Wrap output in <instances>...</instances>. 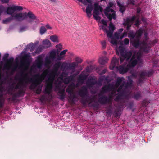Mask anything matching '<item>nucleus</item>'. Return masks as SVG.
I'll return each mask as SVG.
<instances>
[{
  "mask_svg": "<svg viewBox=\"0 0 159 159\" xmlns=\"http://www.w3.org/2000/svg\"><path fill=\"white\" fill-rule=\"evenodd\" d=\"M4 103V100L2 98L0 99V108H2L3 107Z\"/></svg>",
  "mask_w": 159,
  "mask_h": 159,
  "instance_id": "de8ad7c7",
  "label": "nucleus"
},
{
  "mask_svg": "<svg viewBox=\"0 0 159 159\" xmlns=\"http://www.w3.org/2000/svg\"><path fill=\"white\" fill-rule=\"evenodd\" d=\"M119 61V59H117L116 57H113L111 61L110 66V69L112 70L114 68H117Z\"/></svg>",
  "mask_w": 159,
  "mask_h": 159,
  "instance_id": "6ab92c4d",
  "label": "nucleus"
},
{
  "mask_svg": "<svg viewBox=\"0 0 159 159\" xmlns=\"http://www.w3.org/2000/svg\"><path fill=\"white\" fill-rule=\"evenodd\" d=\"M73 78V77L72 76H70L67 78L64 79L63 80V81L65 84H67L72 80Z\"/></svg>",
  "mask_w": 159,
  "mask_h": 159,
  "instance_id": "c756f323",
  "label": "nucleus"
},
{
  "mask_svg": "<svg viewBox=\"0 0 159 159\" xmlns=\"http://www.w3.org/2000/svg\"><path fill=\"white\" fill-rule=\"evenodd\" d=\"M123 79V77L120 78V77H118L116 80V82L119 83L121 84Z\"/></svg>",
  "mask_w": 159,
  "mask_h": 159,
  "instance_id": "5fc2aeb1",
  "label": "nucleus"
},
{
  "mask_svg": "<svg viewBox=\"0 0 159 159\" xmlns=\"http://www.w3.org/2000/svg\"><path fill=\"white\" fill-rule=\"evenodd\" d=\"M46 76L42 73L40 75L39 73L37 74L34 76V77L37 78L40 83H42Z\"/></svg>",
  "mask_w": 159,
  "mask_h": 159,
  "instance_id": "a878e982",
  "label": "nucleus"
},
{
  "mask_svg": "<svg viewBox=\"0 0 159 159\" xmlns=\"http://www.w3.org/2000/svg\"><path fill=\"white\" fill-rule=\"evenodd\" d=\"M110 43L116 47H118L119 44H120L118 48L116 47V54L119 55L120 53L121 56L123 55L125 52V48L123 46V42L122 40H110Z\"/></svg>",
  "mask_w": 159,
  "mask_h": 159,
  "instance_id": "1a4fd4ad",
  "label": "nucleus"
},
{
  "mask_svg": "<svg viewBox=\"0 0 159 159\" xmlns=\"http://www.w3.org/2000/svg\"><path fill=\"white\" fill-rule=\"evenodd\" d=\"M113 5L114 3L113 2H109L107 6L103 10L105 15L110 21H111L112 18L114 19L116 18L115 12L112 9Z\"/></svg>",
  "mask_w": 159,
  "mask_h": 159,
  "instance_id": "423d86ee",
  "label": "nucleus"
},
{
  "mask_svg": "<svg viewBox=\"0 0 159 159\" xmlns=\"http://www.w3.org/2000/svg\"><path fill=\"white\" fill-rule=\"evenodd\" d=\"M108 60V59L107 57H102L99 59V62L102 65H104L107 62Z\"/></svg>",
  "mask_w": 159,
  "mask_h": 159,
  "instance_id": "c85d7f7f",
  "label": "nucleus"
},
{
  "mask_svg": "<svg viewBox=\"0 0 159 159\" xmlns=\"http://www.w3.org/2000/svg\"><path fill=\"white\" fill-rule=\"evenodd\" d=\"M78 93L79 95L82 98L80 99V102L83 105H85L87 103L90 104L93 102V98L89 97L86 98H84L87 95V89L86 87H82L79 91Z\"/></svg>",
  "mask_w": 159,
  "mask_h": 159,
  "instance_id": "20e7f679",
  "label": "nucleus"
},
{
  "mask_svg": "<svg viewBox=\"0 0 159 159\" xmlns=\"http://www.w3.org/2000/svg\"><path fill=\"white\" fill-rule=\"evenodd\" d=\"M111 89V88L110 85H105L103 86L102 88V90L101 91V93L99 94V96H100L101 94H103L105 93H107L108 92L110 91Z\"/></svg>",
  "mask_w": 159,
  "mask_h": 159,
  "instance_id": "b1692460",
  "label": "nucleus"
},
{
  "mask_svg": "<svg viewBox=\"0 0 159 159\" xmlns=\"http://www.w3.org/2000/svg\"><path fill=\"white\" fill-rule=\"evenodd\" d=\"M19 97L23 96L24 95L25 92L23 90V89H21L19 90L17 92Z\"/></svg>",
  "mask_w": 159,
  "mask_h": 159,
  "instance_id": "ea45409f",
  "label": "nucleus"
},
{
  "mask_svg": "<svg viewBox=\"0 0 159 159\" xmlns=\"http://www.w3.org/2000/svg\"><path fill=\"white\" fill-rule=\"evenodd\" d=\"M76 61L79 63H80L82 62V60L79 57H76L75 59Z\"/></svg>",
  "mask_w": 159,
  "mask_h": 159,
  "instance_id": "4d7b16f0",
  "label": "nucleus"
},
{
  "mask_svg": "<svg viewBox=\"0 0 159 159\" xmlns=\"http://www.w3.org/2000/svg\"><path fill=\"white\" fill-rule=\"evenodd\" d=\"M79 1L82 2L84 5H87V1L86 0H78Z\"/></svg>",
  "mask_w": 159,
  "mask_h": 159,
  "instance_id": "680f3d73",
  "label": "nucleus"
},
{
  "mask_svg": "<svg viewBox=\"0 0 159 159\" xmlns=\"http://www.w3.org/2000/svg\"><path fill=\"white\" fill-rule=\"evenodd\" d=\"M40 100L41 101H46L47 100V98L45 96L42 95L41 96Z\"/></svg>",
  "mask_w": 159,
  "mask_h": 159,
  "instance_id": "13d9d810",
  "label": "nucleus"
},
{
  "mask_svg": "<svg viewBox=\"0 0 159 159\" xmlns=\"http://www.w3.org/2000/svg\"><path fill=\"white\" fill-rule=\"evenodd\" d=\"M21 76L22 77L19 79L20 82L22 83L25 81L26 80H27L29 82L32 83L29 87V88L31 90L35 89L39 85H40L41 84L39 80L34 77L33 78H31L30 79L28 78V74L27 73L24 74L23 72H22L21 74Z\"/></svg>",
  "mask_w": 159,
  "mask_h": 159,
  "instance_id": "7ed1b4c3",
  "label": "nucleus"
},
{
  "mask_svg": "<svg viewBox=\"0 0 159 159\" xmlns=\"http://www.w3.org/2000/svg\"><path fill=\"white\" fill-rule=\"evenodd\" d=\"M132 83L131 82H128L125 85V88H127L128 87H130L132 85Z\"/></svg>",
  "mask_w": 159,
  "mask_h": 159,
  "instance_id": "3c124183",
  "label": "nucleus"
},
{
  "mask_svg": "<svg viewBox=\"0 0 159 159\" xmlns=\"http://www.w3.org/2000/svg\"><path fill=\"white\" fill-rule=\"evenodd\" d=\"M122 96V95H120V93H119L118 95L116 97L115 100H119L121 99L120 97Z\"/></svg>",
  "mask_w": 159,
  "mask_h": 159,
  "instance_id": "e2e57ef3",
  "label": "nucleus"
},
{
  "mask_svg": "<svg viewBox=\"0 0 159 159\" xmlns=\"http://www.w3.org/2000/svg\"><path fill=\"white\" fill-rule=\"evenodd\" d=\"M145 73L146 74V76L150 77L152 75L153 72L152 70H150L148 72L145 71Z\"/></svg>",
  "mask_w": 159,
  "mask_h": 159,
  "instance_id": "c03bdc74",
  "label": "nucleus"
},
{
  "mask_svg": "<svg viewBox=\"0 0 159 159\" xmlns=\"http://www.w3.org/2000/svg\"><path fill=\"white\" fill-rule=\"evenodd\" d=\"M67 51V50L65 49L64 50L62 51H61L60 54V56H62L63 55H65L66 52Z\"/></svg>",
  "mask_w": 159,
  "mask_h": 159,
  "instance_id": "bf43d9fd",
  "label": "nucleus"
},
{
  "mask_svg": "<svg viewBox=\"0 0 159 159\" xmlns=\"http://www.w3.org/2000/svg\"><path fill=\"white\" fill-rule=\"evenodd\" d=\"M76 66V64L75 62H72L71 63H68V69L74 70Z\"/></svg>",
  "mask_w": 159,
  "mask_h": 159,
  "instance_id": "72a5a7b5",
  "label": "nucleus"
},
{
  "mask_svg": "<svg viewBox=\"0 0 159 159\" xmlns=\"http://www.w3.org/2000/svg\"><path fill=\"white\" fill-rule=\"evenodd\" d=\"M126 89L125 88L123 89L119 93L120 94V95H122V96H125V95L127 93V92L126 91Z\"/></svg>",
  "mask_w": 159,
  "mask_h": 159,
  "instance_id": "79ce46f5",
  "label": "nucleus"
},
{
  "mask_svg": "<svg viewBox=\"0 0 159 159\" xmlns=\"http://www.w3.org/2000/svg\"><path fill=\"white\" fill-rule=\"evenodd\" d=\"M132 54V52L131 51L125 52L123 55L120 57L121 63L123 62L125 59H126L127 61L129 60L131 57Z\"/></svg>",
  "mask_w": 159,
  "mask_h": 159,
  "instance_id": "dca6fc26",
  "label": "nucleus"
},
{
  "mask_svg": "<svg viewBox=\"0 0 159 159\" xmlns=\"http://www.w3.org/2000/svg\"><path fill=\"white\" fill-rule=\"evenodd\" d=\"M14 58L13 57H11L6 61V62L9 64H11L14 61Z\"/></svg>",
  "mask_w": 159,
  "mask_h": 159,
  "instance_id": "603ef678",
  "label": "nucleus"
},
{
  "mask_svg": "<svg viewBox=\"0 0 159 159\" xmlns=\"http://www.w3.org/2000/svg\"><path fill=\"white\" fill-rule=\"evenodd\" d=\"M27 16L31 19L35 20L36 19V17L35 15L30 11L27 14H26V17L25 19L27 18Z\"/></svg>",
  "mask_w": 159,
  "mask_h": 159,
  "instance_id": "2f4dec72",
  "label": "nucleus"
},
{
  "mask_svg": "<svg viewBox=\"0 0 159 159\" xmlns=\"http://www.w3.org/2000/svg\"><path fill=\"white\" fill-rule=\"evenodd\" d=\"M49 72V70H48L46 69L44 70L42 73L43 74V75H44L45 76H46L48 74Z\"/></svg>",
  "mask_w": 159,
  "mask_h": 159,
  "instance_id": "69168bd1",
  "label": "nucleus"
},
{
  "mask_svg": "<svg viewBox=\"0 0 159 159\" xmlns=\"http://www.w3.org/2000/svg\"><path fill=\"white\" fill-rule=\"evenodd\" d=\"M133 47L139 48L142 52L148 53L152 46L157 42V40H130Z\"/></svg>",
  "mask_w": 159,
  "mask_h": 159,
  "instance_id": "f03ea898",
  "label": "nucleus"
},
{
  "mask_svg": "<svg viewBox=\"0 0 159 159\" xmlns=\"http://www.w3.org/2000/svg\"><path fill=\"white\" fill-rule=\"evenodd\" d=\"M66 91L70 95L68 97L71 103L74 104L75 102V99L77 98V97L74 92V89L71 85H70L66 89Z\"/></svg>",
  "mask_w": 159,
  "mask_h": 159,
  "instance_id": "9b49d317",
  "label": "nucleus"
},
{
  "mask_svg": "<svg viewBox=\"0 0 159 159\" xmlns=\"http://www.w3.org/2000/svg\"><path fill=\"white\" fill-rule=\"evenodd\" d=\"M135 58H136V52L133 53L129 64L127 65L128 66L134 67L138 63V60L137 59H135Z\"/></svg>",
  "mask_w": 159,
  "mask_h": 159,
  "instance_id": "a211bd4d",
  "label": "nucleus"
},
{
  "mask_svg": "<svg viewBox=\"0 0 159 159\" xmlns=\"http://www.w3.org/2000/svg\"><path fill=\"white\" fill-rule=\"evenodd\" d=\"M43 64L42 58L40 56H39L37 59L36 61V66L39 69H41Z\"/></svg>",
  "mask_w": 159,
  "mask_h": 159,
  "instance_id": "5701e85b",
  "label": "nucleus"
},
{
  "mask_svg": "<svg viewBox=\"0 0 159 159\" xmlns=\"http://www.w3.org/2000/svg\"><path fill=\"white\" fill-rule=\"evenodd\" d=\"M87 77L88 76L86 75L81 74L78 78L79 81L80 83H83L84 81L87 79Z\"/></svg>",
  "mask_w": 159,
  "mask_h": 159,
  "instance_id": "bb28decb",
  "label": "nucleus"
},
{
  "mask_svg": "<svg viewBox=\"0 0 159 159\" xmlns=\"http://www.w3.org/2000/svg\"><path fill=\"white\" fill-rule=\"evenodd\" d=\"M43 50V48L41 46H39L37 48L36 53H38L37 51L41 52Z\"/></svg>",
  "mask_w": 159,
  "mask_h": 159,
  "instance_id": "0e129e2a",
  "label": "nucleus"
},
{
  "mask_svg": "<svg viewBox=\"0 0 159 159\" xmlns=\"http://www.w3.org/2000/svg\"><path fill=\"white\" fill-rule=\"evenodd\" d=\"M42 91V88L39 86L38 87L36 90V93L37 94H40Z\"/></svg>",
  "mask_w": 159,
  "mask_h": 159,
  "instance_id": "a18cd8bd",
  "label": "nucleus"
},
{
  "mask_svg": "<svg viewBox=\"0 0 159 159\" xmlns=\"http://www.w3.org/2000/svg\"><path fill=\"white\" fill-rule=\"evenodd\" d=\"M87 6L85 10V12L87 16L90 18L92 16V11L93 10L92 1V0H86Z\"/></svg>",
  "mask_w": 159,
  "mask_h": 159,
  "instance_id": "ddd939ff",
  "label": "nucleus"
},
{
  "mask_svg": "<svg viewBox=\"0 0 159 159\" xmlns=\"http://www.w3.org/2000/svg\"><path fill=\"white\" fill-rule=\"evenodd\" d=\"M136 59H137V60H138V61H140L141 59V55L140 54H136Z\"/></svg>",
  "mask_w": 159,
  "mask_h": 159,
  "instance_id": "864d4df0",
  "label": "nucleus"
},
{
  "mask_svg": "<svg viewBox=\"0 0 159 159\" xmlns=\"http://www.w3.org/2000/svg\"><path fill=\"white\" fill-rule=\"evenodd\" d=\"M96 82L95 79L91 77L88 79L86 82V84L89 87H92L93 86L96 84Z\"/></svg>",
  "mask_w": 159,
  "mask_h": 159,
  "instance_id": "aec40b11",
  "label": "nucleus"
},
{
  "mask_svg": "<svg viewBox=\"0 0 159 159\" xmlns=\"http://www.w3.org/2000/svg\"><path fill=\"white\" fill-rule=\"evenodd\" d=\"M133 77L134 78H136L137 76V74L136 72H134L131 74V77Z\"/></svg>",
  "mask_w": 159,
  "mask_h": 159,
  "instance_id": "338daca9",
  "label": "nucleus"
},
{
  "mask_svg": "<svg viewBox=\"0 0 159 159\" xmlns=\"http://www.w3.org/2000/svg\"><path fill=\"white\" fill-rule=\"evenodd\" d=\"M60 68L62 70H65L66 68L68 69V63L65 62L61 63Z\"/></svg>",
  "mask_w": 159,
  "mask_h": 159,
  "instance_id": "f704fd0d",
  "label": "nucleus"
},
{
  "mask_svg": "<svg viewBox=\"0 0 159 159\" xmlns=\"http://www.w3.org/2000/svg\"><path fill=\"white\" fill-rule=\"evenodd\" d=\"M117 4L120 7V11L123 13L125 10V7L124 6V5L121 3L120 2L118 1L117 2Z\"/></svg>",
  "mask_w": 159,
  "mask_h": 159,
  "instance_id": "7c9ffc66",
  "label": "nucleus"
},
{
  "mask_svg": "<svg viewBox=\"0 0 159 159\" xmlns=\"http://www.w3.org/2000/svg\"><path fill=\"white\" fill-rule=\"evenodd\" d=\"M43 43L46 45V47L48 48L51 46V43L49 40H43Z\"/></svg>",
  "mask_w": 159,
  "mask_h": 159,
  "instance_id": "4c0bfd02",
  "label": "nucleus"
},
{
  "mask_svg": "<svg viewBox=\"0 0 159 159\" xmlns=\"http://www.w3.org/2000/svg\"><path fill=\"white\" fill-rule=\"evenodd\" d=\"M23 9V8L21 6L13 5L7 8L6 12L7 14L11 15V16L15 13H15L16 11L21 10Z\"/></svg>",
  "mask_w": 159,
  "mask_h": 159,
  "instance_id": "f8f14e48",
  "label": "nucleus"
},
{
  "mask_svg": "<svg viewBox=\"0 0 159 159\" xmlns=\"http://www.w3.org/2000/svg\"><path fill=\"white\" fill-rule=\"evenodd\" d=\"M139 79L137 81L138 84L143 83L144 81L146 80V74L145 71H143L139 74Z\"/></svg>",
  "mask_w": 159,
  "mask_h": 159,
  "instance_id": "f3484780",
  "label": "nucleus"
},
{
  "mask_svg": "<svg viewBox=\"0 0 159 159\" xmlns=\"http://www.w3.org/2000/svg\"><path fill=\"white\" fill-rule=\"evenodd\" d=\"M9 56V54L8 53L5 54L4 56H3L2 60H3L5 62H6V61L7 60L8 57Z\"/></svg>",
  "mask_w": 159,
  "mask_h": 159,
  "instance_id": "09e8293b",
  "label": "nucleus"
},
{
  "mask_svg": "<svg viewBox=\"0 0 159 159\" xmlns=\"http://www.w3.org/2000/svg\"><path fill=\"white\" fill-rule=\"evenodd\" d=\"M56 54L55 52L53 51L50 54V57L51 58L54 59L55 57Z\"/></svg>",
  "mask_w": 159,
  "mask_h": 159,
  "instance_id": "8fccbe9b",
  "label": "nucleus"
},
{
  "mask_svg": "<svg viewBox=\"0 0 159 159\" xmlns=\"http://www.w3.org/2000/svg\"><path fill=\"white\" fill-rule=\"evenodd\" d=\"M26 17V12H19L15 13L10 17L5 19L2 21L3 24H7L13 20H16L18 21H21L25 20Z\"/></svg>",
  "mask_w": 159,
  "mask_h": 159,
  "instance_id": "39448f33",
  "label": "nucleus"
},
{
  "mask_svg": "<svg viewBox=\"0 0 159 159\" xmlns=\"http://www.w3.org/2000/svg\"><path fill=\"white\" fill-rule=\"evenodd\" d=\"M143 32H144V36L146 38V40H147V33L145 30H144L141 28L139 29L136 33H135L132 31H130L129 32L128 36L130 39H137V40H139V39L141 37Z\"/></svg>",
  "mask_w": 159,
  "mask_h": 159,
  "instance_id": "6e6552de",
  "label": "nucleus"
},
{
  "mask_svg": "<svg viewBox=\"0 0 159 159\" xmlns=\"http://www.w3.org/2000/svg\"><path fill=\"white\" fill-rule=\"evenodd\" d=\"M57 89L58 90L57 95L60 97L59 98L62 100H63L66 96L65 94V88H61L58 84L56 86L55 89Z\"/></svg>",
  "mask_w": 159,
  "mask_h": 159,
  "instance_id": "2eb2a0df",
  "label": "nucleus"
},
{
  "mask_svg": "<svg viewBox=\"0 0 159 159\" xmlns=\"http://www.w3.org/2000/svg\"><path fill=\"white\" fill-rule=\"evenodd\" d=\"M47 85L44 90V93L49 94L52 89V83L49 82H46Z\"/></svg>",
  "mask_w": 159,
  "mask_h": 159,
  "instance_id": "412c9836",
  "label": "nucleus"
},
{
  "mask_svg": "<svg viewBox=\"0 0 159 159\" xmlns=\"http://www.w3.org/2000/svg\"><path fill=\"white\" fill-rule=\"evenodd\" d=\"M26 27H21L19 30V32H21L25 30Z\"/></svg>",
  "mask_w": 159,
  "mask_h": 159,
  "instance_id": "052dcab7",
  "label": "nucleus"
},
{
  "mask_svg": "<svg viewBox=\"0 0 159 159\" xmlns=\"http://www.w3.org/2000/svg\"><path fill=\"white\" fill-rule=\"evenodd\" d=\"M47 30L46 28L43 26H41L39 30V33L42 35L46 32Z\"/></svg>",
  "mask_w": 159,
  "mask_h": 159,
  "instance_id": "e433bc0d",
  "label": "nucleus"
},
{
  "mask_svg": "<svg viewBox=\"0 0 159 159\" xmlns=\"http://www.w3.org/2000/svg\"><path fill=\"white\" fill-rule=\"evenodd\" d=\"M101 43L103 49H105L106 47V42L105 40H102L101 41Z\"/></svg>",
  "mask_w": 159,
  "mask_h": 159,
  "instance_id": "49530a36",
  "label": "nucleus"
},
{
  "mask_svg": "<svg viewBox=\"0 0 159 159\" xmlns=\"http://www.w3.org/2000/svg\"><path fill=\"white\" fill-rule=\"evenodd\" d=\"M56 73H57L55 71H52L48 74V79L46 80V82L52 83Z\"/></svg>",
  "mask_w": 159,
  "mask_h": 159,
  "instance_id": "4be33fe9",
  "label": "nucleus"
},
{
  "mask_svg": "<svg viewBox=\"0 0 159 159\" xmlns=\"http://www.w3.org/2000/svg\"><path fill=\"white\" fill-rule=\"evenodd\" d=\"M29 57V56L27 54L25 55L24 57V58L25 59V63L29 65L30 62L29 61V59L28 57Z\"/></svg>",
  "mask_w": 159,
  "mask_h": 159,
  "instance_id": "37998d69",
  "label": "nucleus"
},
{
  "mask_svg": "<svg viewBox=\"0 0 159 159\" xmlns=\"http://www.w3.org/2000/svg\"><path fill=\"white\" fill-rule=\"evenodd\" d=\"M141 97V94L140 92H137L135 93L133 95V98L134 99L138 100Z\"/></svg>",
  "mask_w": 159,
  "mask_h": 159,
  "instance_id": "473e14b6",
  "label": "nucleus"
},
{
  "mask_svg": "<svg viewBox=\"0 0 159 159\" xmlns=\"http://www.w3.org/2000/svg\"><path fill=\"white\" fill-rule=\"evenodd\" d=\"M98 102L102 104H106L111 102V98L105 95H102L98 99Z\"/></svg>",
  "mask_w": 159,
  "mask_h": 159,
  "instance_id": "4468645a",
  "label": "nucleus"
},
{
  "mask_svg": "<svg viewBox=\"0 0 159 159\" xmlns=\"http://www.w3.org/2000/svg\"><path fill=\"white\" fill-rule=\"evenodd\" d=\"M94 10L93 13V16L96 20L99 21L101 19L99 15L100 13L103 11V9L97 3L94 4Z\"/></svg>",
  "mask_w": 159,
  "mask_h": 159,
  "instance_id": "9d476101",
  "label": "nucleus"
},
{
  "mask_svg": "<svg viewBox=\"0 0 159 159\" xmlns=\"http://www.w3.org/2000/svg\"><path fill=\"white\" fill-rule=\"evenodd\" d=\"M59 39L60 37L57 35H51L50 37V40H57Z\"/></svg>",
  "mask_w": 159,
  "mask_h": 159,
  "instance_id": "58836bf2",
  "label": "nucleus"
},
{
  "mask_svg": "<svg viewBox=\"0 0 159 159\" xmlns=\"http://www.w3.org/2000/svg\"><path fill=\"white\" fill-rule=\"evenodd\" d=\"M91 67H89L88 66H87L86 68V70L87 72H91L92 71V70L90 68Z\"/></svg>",
  "mask_w": 159,
  "mask_h": 159,
  "instance_id": "774afa93",
  "label": "nucleus"
},
{
  "mask_svg": "<svg viewBox=\"0 0 159 159\" xmlns=\"http://www.w3.org/2000/svg\"><path fill=\"white\" fill-rule=\"evenodd\" d=\"M139 18V15H137L136 16H134L132 17H127L125 20L124 25L127 26V30H128L129 29V27L133 23L134 21L136 20V22L134 25L136 27H138L140 23Z\"/></svg>",
  "mask_w": 159,
  "mask_h": 159,
  "instance_id": "0eeeda50",
  "label": "nucleus"
},
{
  "mask_svg": "<svg viewBox=\"0 0 159 159\" xmlns=\"http://www.w3.org/2000/svg\"><path fill=\"white\" fill-rule=\"evenodd\" d=\"M118 70L120 73L123 74L127 72L129 70L128 66L125 67L124 65L120 66L118 68Z\"/></svg>",
  "mask_w": 159,
  "mask_h": 159,
  "instance_id": "393cba45",
  "label": "nucleus"
},
{
  "mask_svg": "<svg viewBox=\"0 0 159 159\" xmlns=\"http://www.w3.org/2000/svg\"><path fill=\"white\" fill-rule=\"evenodd\" d=\"M51 61L48 58H47L46 59L45 64L46 65H49L51 63Z\"/></svg>",
  "mask_w": 159,
  "mask_h": 159,
  "instance_id": "6e6d98bb",
  "label": "nucleus"
},
{
  "mask_svg": "<svg viewBox=\"0 0 159 159\" xmlns=\"http://www.w3.org/2000/svg\"><path fill=\"white\" fill-rule=\"evenodd\" d=\"M125 84V82L124 81L123 83L122 84L119 86V87L118 88L117 90V91L119 93L123 89V88Z\"/></svg>",
  "mask_w": 159,
  "mask_h": 159,
  "instance_id": "a19ab883",
  "label": "nucleus"
},
{
  "mask_svg": "<svg viewBox=\"0 0 159 159\" xmlns=\"http://www.w3.org/2000/svg\"><path fill=\"white\" fill-rule=\"evenodd\" d=\"M61 62L60 61L56 63L53 66L54 70L53 71L57 73L60 67L61 66Z\"/></svg>",
  "mask_w": 159,
  "mask_h": 159,
  "instance_id": "cd10ccee",
  "label": "nucleus"
},
{
  "mask_svg": "<svg viewBox=\"0 0 159 159\" xmlns=\"http://www.w3.org/2000/svg\"><path fill=\"white\" fill-rule=\"evenodd\" d=\"M101 22L104 25V26H102V29L107 33V37L110 38L111 40L122 39L124 37L126 36L127 34L126 32H124L123 33H122L123 30V29L119 30L117 32H115L113 35V33L115 27L112 22H110L108 26L109 30H107L106 28L107 26V21L104 20H101Z\"/></svg>",
  "mask_w": 159,
  "mask_h": 159,
  "instance_id": "f257e3e1",
  "label": "nucleus"
},
{
  "mask_svg": "<svg viewBox=\"0 0 159 159\" xmlns=\"http://www.w3.org/2000/svg\"><path fill=\"white\" fill-rule=\"evenodd\" d=\"M114 116L117 118V117H119L120 116V110L119 108H116L114 111Z\"/></svg>",
  "mask_w": 159,
  "mask_h": 159,
  "instance_id": "c9c22d12",
  "label": "nucleus"
}]
</instances>
